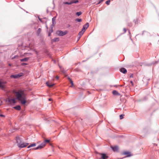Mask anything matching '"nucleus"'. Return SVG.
<instances>
[{"label": "nucleus", "mask_w": 159, "mask_h": 159, "mask_svg": "<svg viewBox=\"0 0 159 159\" xmlns=\"http://www.w3.org/2000/svg\"><path fill=\"white\" fill-rule=\"evenodd\" d=\"M13 93L16 94V98L13 99L7 98V102H9L10 104H15L16 103V99L18 100L20 102L22 105L25 104L26 102V95L24 92L22 90H19L17 91L15 90L13 91Z\"/></svg>", "instance_id": "f257e3e1"}, {"label": "nucleus", "mask_w": 159, "mask_h": 159, "mask_svg": "<svg viewBox=\"0 0 159 159\" xmlns=\"http://www.w3.org/2000/svg\"><path fill=\"white\" fill-rule=\"evenodd\" d=\"M67 31L66 30L63 31L61 30H59L57 31L56 34L57 35L59 36H63L66 34H67Z\"/></svg>", "instance_id": "f03ea898"}, {"label": "nucleus", "mask_w": 159, "mask_h": 159, "mask_svg": "<svg viewBox=\"0 0 159 159\" xmlns=\"http://www.w3.org/2000/svg\"><path fill=\"white\" fill-rule=\"evenodd\" d=\"M23 75V73H20L17 74L12 75L10 76V77L11 78H13L14 79H17L20 77L22 76Z\"/></svg>", "instance_id": "7ed1b4c3"}, {"label": "nucleus", "mask_w": 159, "mask_h": 159, "mask_svg": "<svg viewBox=\"0 0 159 159\" xmlns=\"http://www.w3.org/2000/svg\"><path fill=\"white\" fill-rule=\"evenodd\" d=\"M79 2L78 0H73L70 2H65L63 3L64 4L71 5L73 3H76Z\"/></svg>", "instance_id": "20e7f679"}, {"label": "nucleus", "mask_w": 159, "mask_h": 159, "mask_svg": "<svg viewBox=\"0 0 159 159\" xmlns=\"http://www.w3.org/2000/svg\"><path fill=\"white\" fill-rule=\"evenodd\" d=\"M98 153L101 156V157L99 159H107L108 158V157L105 153Z\"/></svg>", "instance_id": "39448f33"}, {"label": "nucleus", "mask_w": 159, "mask_h": 159, "mask_svg": "<svg viewBox=\"0 0 159 159\" xmlns=\"http://www.w3.org/2000/svg\"><path fill=\"white\" fill-rule=\"evenodd\" d=\"M29 144L28 143H24L23 142L21 144L18 145V147L20 148H23L26 147Z\"/></svg>", "instance_id": "423d86ee"}, {"label": "nucleus", "mask_w": 159, "mask_h": 159, "mask_svg": "<svg viewBox=\"0 0 159 159\" xmlns=\"http://www.w3.org/2000/svg\"><path fill=\"white\" fill-rule=\"evenodd\" d=\"M45 146V143H42L40 144L35 148H34V150L40 149L43 148Z\"/></svg>", "instance_id": "0eeeda50"}, {"label": "nucleus", "mask_w": 159, "mask_h": 159, "mask_svg": "<svg viewBox=\"0 0 159 159\" xmlns=\"http://www.w3.org/2000/svg\"><path fill=\"white\" fill-rule=\"evenodd\" d=\"M123 155H126V156L125 157H129L132 156V155L131 154L130 152H129L125 151L123 152Z\"/></svg>", "instance_id": "6e6552de"}, {"label": "nucleus", "mask_w": 159, "mask_h": 159, "mask_svg": "<svg viewBox=\"0 0 159 159\" xmlns=\"http://www.w3.org/2000/svg\"><path fill=\"white\" fill-rule=\"evenodd\" d=\"M16 142L17 143L18 146L19 144H21L22 142H23L21 139L20 137L17 136L16 137Z\"/></svg>", "instance_id": "1a4fd4ad"}, {"label": "nucleus", "mask_w": 159, "mask_h": 159, "mask_svg": "<svg viewBox=\"0 0 159 159\" xmlns=\"http://www.w3.org/2000/svg\"><path fill=\"white\" fill-rule=\"evenodd\" d=\"M89 24L88 23H86L83 26L82 30L84 31L85 32L86 30L89 27Z\"/></svg>", "instance_id": "9d476101"}, {"label": "nucleus", "mask_w": 159, "mask_h": 159, "mask_svg": "<svg viewBox=\"0 0 159 159\" xmlns=\"http://www.w3.org/2000/svg\"><path fill=\"white\" fill-rule=\"evenodd\" d=\"M111 148L114 152H117L118 150V147L117 146H111Z\"/></svg>", "instance_id": "9b49d317"}, {"label": "nucleus", "mask_w": 159, "mask_h": 159, "mask_svg": "<svg viewBox=\"0 0 159 159\" xmlns=\"http://www.w3.org/2000/svg\"><path fill=\"white\" fill-rule=\"evenodd\" d=\"M120 71L123 74H126L127 73V70L124 67L121 68L120 69Z\"/></svg>", "instance_id": "f8f14e48"}, {"label": "nucleus", "mask_w": 159, "mask_h": 159, "mask_svg": "<svg viewBox=\"0 0 159 159\" xmlns=\"http://www.w3.org/2000/svg\"><path fill=\"white\" fill-rule=\"evenodd\" d=\"M30 59V57H26L23 59H20V61L21 62L26 61H28Z\"/></svg>", "instance_id": "ddd939ff"}, {"label": "nucleus", "mask_w": 159, "mask_h": 159, "mask_svg": "<svg viewBox=\"0 0 159 159\" xmlns=\"http://www.w3.org/2000/svg\"><path fill=\"white\" fill-rule=\"evenodd\" d=\"M13 108L17 110H20L21 108L20 106L19 105H18L14 107Z\"/></svg>", "instance_id": "4468645a"}, {"label": "nucleus", "mask_w": 159, "mask_h": 159, "mask_svg": "<svg viewBox=\"0 0 159 159\" xmlns=\"http://www.w3.org/2000/svg\"><path fill=\"white\" fill-rule=\"evenodd\" d=\"M41 29L40 28H39L38 29V30H37L36 31V34L38 36H39L41 31Z\"/></svg>", "instance_id": "2eb2a0df"}, {"label": "nucleus", "mask_w": 159, "mask_h": 159, "mask_svg": "<svg viewBox=\"0 0 159 159\" xmlns=\"http://www.w3.org/2000/svg\"><path fill=\"white\" fill-rule=\"evenodd\" d=\"M112 93L114 95H120V94L118 93V92L116 90L113 91Z\"/></svg>", "instance_id": "dca6fc26"}, {"label": "nucleus", "mask_w": 159, "mask_h": 159, "mask_svg": "<svg viewBox=\"0 0 159 159\" xmlns=\"http://www.w3.org/2000/svg\"><path fill=\"white\" fill-rule=\"evenodd\" d=\"M56 18V17H54L53 18H52V24L53 25V26L56 24V22H55Z\"/></svg>", "instance_id": "f3484780"}, {"label": "nucleus", "mask_w": 159, "mask_h": 159, "mask_svg": "<svg viewBox=\"0 0 159 159\" xmlns=\"http://www.w3.org/2000/svg\"><path fill=\"white\" fill-rule=\"evenodd\" d=\"M46 84L49 87H51L54 85V84H50L48 82H47L46 83Z\"/></svg>", "instance_id": "a211bd4d"}, {"label": "nucleus", "mask_w": 159, "mask_h": 159, "mask_svg": "<svg viewBox=\"0 0 159 159\" xmlns=\"http://www.w3.org/2000/svg\"><path fill=\"white\" fill-rule=\"evenodd\" d=\"M84 31L82 30L79 32L78 35L81 36L82 35L84 34Z\"/></svg>", "instance_id": "6ab92c4d"}, {"label": "nucleus", "mask_w": 159, "mask_h": 159, "mask_svg": "<svg viewBox=\"0 0 159 159\" xmlns=\"http://www.w3.org/2000/svg\"><path fill=\"white\" fill-rule=\"evenodd\" d=\"M36 146V143H34L32 144H31L30 145H29L28 147V148H29L31 147H34Z\"/></svg>", "instance_id": "aec40b11"}, {"label": "nucleus", "mask_w": 159, "mask_h": 159, "mask_svg": "<svg viewBox=\"0 0 159 159\" xmlns=\"http://www.w3.org/2000/svg\"><path fill=\"white\" fill-rule=\"evenodd\" d=\"M59 40V39L58 38H55L53 39L52 40L54 42H56L58 41Z\"/></svg>", "instance_id": "412c9836"}, {"label": "nucleus", "mask_w": 159, "mask_h": 159, "mask_svg": "<svg viewBox=\"0 0 159 159\" xmlns=\"http://www.w3.org/2000/svg\"><path fill=\"white\" fill-rule=\"evenodd\" d=\"M138 19L136 18L134 20V23L135 24H138Z\"/></svg>", "instance_id": "4be33fe9"}, {"label": "nucleus", "mask_w": 159, "mask_h": 159, "mask_svg": "<svg viewBox=\"0 0 159 159\" xmlns=\"http://www.w3.org/2000/svg\"><path fill=\"white\" fill-rule=\"evenodd\" d=\"M75 20L77 22H80L82 21V19H81L77 18L75 19Z\"/></svg>", "instance_id": "5701e85b"}, {"label": "nucleus", "mask_w": 159, "mask_h": 159, "mask_svg": "<svg viewBox=\"0 0 159 159\" xmlns=\"http://www.w3.org/2000/svg\"><path fill=\"white\" fill-rule=\"evenodd\" d=\"M82 14V12L81 11L78 12L76 13V14L77 16H79Z\"/></svg>", "instance_id": "b1692460"}, {"label": "nucleus", "mask_w": 159, "mask_h": 159, "mask_svg": "<svg viewBox=\"0 0 159 159\" xmlns=\"http://www.w3.org/2000/svg\"><path fill=\"white\" fill-rule=\"evenodd\" d=\"M50 142V140L48 139H45V140L44 142H43V143H45V146L46 145V143H48Z\"/></svg>", "instance_id": "393cba45"}, {"label": "nucleus", "mask_w": 159, "mask_h": 159, "mask_svg": "<svg viewBox=\"0 0 159 159\" xmlns=\"http://www.w3.org/2000/svg\"><path fill=\"white\" fill-rule=\"evenodd\" d=\"M2 84V82L0 80V87L3 88H4V86Z\"/></svg>", "instance_id": "a878e982"}, {"label": "nucleus", "mask_w": 159, "mask_h": 159, "mask_svg": "<svg viewBox=\"0 0 159 159\" xmlns=\"http://www.w3.org/2000/svg\"><path fill=\"white\" fill-rule=\"evenodd\" d=\"M111 2L110 0H108L106 1L105 3L106 4H107V5H109L110 4V3Z\"/></svg>", "instance_id": "bb28decb"}, {"label": "nucleus", "mask_w": 159, "mask_h": 159, "mask_svg": "<svg viewBox=\"0 0 159 159\" xmlns=\"http://www.w3.org/2000/svg\"><path fill=\"white\" fill-rule=\"evenodd\" d=\"M124 115L123 114H121L120 116V119H122L124 118Z\"/></svg>", "instance_id": "cd10ccee"}, {"label": "nucleus", "mask_w": 159, "mask_h": 159, "mask_svg": "<svg viewBox=\"0 0 159 159\" xmlns=\"http://www.w3.org/2000/svg\"><path fill=\"white\" fill-rule=\"evenodd\" d=\"M53 32V30H52V26L51 27H50V29L49 30V32H50L51 33H52Z\"/></svg>", "instance_id": "c85d7f7f"}, {"label": "nucleus", "mask_w": 159, "mask_h": 159, "mask_svg": "<svg viewBox=\"0 0 159 159\" xmlns=\"http://www.w3.org/2000/svg\"><path fill=\"white\" fill-rule=\"evenodd\" d=\"M18 57V56L17 55H16L15 56H14L13 57H12V59H14L17 58Z\"/></svg>", "instance_id": "c756f323"}, {"label": "nucleus", "mask_w": 159, "mask_h": 159, "mask_svg": "<svg viewBox=\"0 0 159 159\" xmlns=\"http://www.w3.org/2000/svg\"><path fill=\"white\" fill-rule=\"evenodd\" d=\"M104 0H99L98 2L96 4L97 5H98L101 2L103 1Z\"/></svg>", "instance_id": "7c9ffc66"}, {"label": "nucleus", "mask_w": 159, "mask_h": 159, "mask_svg": "<svg viewBox=\"0 0 159 159\" xmlns=\"http://www.w3.org/2000/svg\"><path fill=\"white\" fill-rule=\"evenodd\" d=\"M66 76L67 77V78L69 80V81L71 80V79H70V78L69 76Z\"/></svg>", "instance_id": "2f4dec72"}, {"label": "nucleus", "mask_w": 159, "mask_h": 159, "mask_svg": "<svg viewBox=\"0 0 159 159\" xmlns=\"http://www.w3.org/2000/svg\"><path fill=\"white\" fill-rule=\"evenodd\" d=\"M28 64L25 63H22L21 64V66H24V65H27Z\"/></svg>", "instance_id": "473e14b6"}, {"label": "nucleus", "mask_w": 159, "mask_h": 159, "mask_svg": "<svg viewBox=\"0 0 159 159\" xmlns=\"http://www.w3.org/2000/svg\"><path fill=\"white\" fill-rule=\"evenodd\" d=\"M81 37V36H79V35H78V40H77V41H78L80 39V38Z\"/></svg>", "instance_id": "72a5a7b5"}, {"label": "nucleus", "mask_w": 159, "mask_h": 159, "mask_svg": "<svg viewBox=\"0 0 159 159\" xmlns=\"http://www.w3.org/2000/svg\"><path fill=\"white\" fill-rule=\"evenodd\" d=\"M70 83L71 84V85H73L74 84H73V82L72 81V80L71 81H70Z\"/></svg>", "instance_id": "f704fd0d"}, {"label": "nucleus", "mask_w": 159, "mask_h": 159, "mask_svg": "<svg viewBox=\"0 0 159 159\" xmlns=\"http://www.w3.org/2000/svg\"><path fill=\"white\" fill-rule=\"evenodd\" d=\"M158 62V61H155L154 63H152L151 64V65H152V64H157V63Z\"/></svg>", "instance_id": "c9c22d12"}, {"label": "nucleus", "mask_w": 159, "mask_h": 159, "mask_svg": "<svg viewBox=\"0 0 159 159\" xmlns=\"http://www.w3.org/2000/svg\"><path fill=\"white\" fill-rule=\"evenodd\" d=\"M130 78H133V74H131L129 76Z\"/></svg>", "instance_id": "e433bc0d"}, {"label": "nucleus", "mask_w": 159, "mask_h": 159, "mask_svg": "<svg viewBox=\"0 0 159 159\" xmlns=\"http://www.w3.org/2000/svg\"><path fill=\"white\" fill-rule=\"evenodd\" d=\"M123 31H124V33H125L126 32V30L125 28H123Z\"/></svg>", "instance_id": "4c0bfd02"}, {"label": "nucleus", "mask_w": 159, "mask_h": 159, "mask_svg": "<svg viewBox=\"0 0 159 159\" xmlns=\"http://www.w3.org/2000/svg\"><path fill=\"white\" fill-rule=\"evenodd\" d=\"M130 83H131V84L132 85V86H133V85H134V84H133V81H130Z\"/></svg>", "instance_id": "58836bf2"}, {"label": "nucleus", "mask_w": 159, "mask_h": 159, "mask_svg": "<svg viewBox=\"0 0 159 159\" xmlns=\"http://www.w3.org/2000/svg\"><path fill=\"white\" fill-rule=\"evenodd\" d=\"M38 19L39 21H40L41 22H42V19L40 18L39 17H38Z\"/></svg>", "instance_id": "ea45409f"}, {"label": "nucleus", "mask_w": 159, "mask_h": 159, "mask_svg": "<svg viewBox=\"0 0 159 159\" xmlns=\"http://www.w3.org/2000/svg\"><path fill=\"white\" fill-rule=\"evenodd\" d=\"M51 33H51V32H49L48 34V36H50L51 35Z\"/></svg>", "instance_id": "a19ab883"}, {"label": "nucleus", "mask_w": 159, "mask_h": 159, "mask_svg": "<svg viewBox=\"0 0 159 159\" xmlns=\"http://www.w3.org/2000/svg\"><path fill=\"white\" fill-rule=\"evenodd\" d=\"M129 38H130V39L132 41V39H131V35H130V36H129Z\"/></svg>", "instance_id": "79ce46f5"}, {"label": "nucleus", "mask_w": 159, "mask_h": 159, "mask_svg": "<svg viewBox=\"0 0 159 159\" xmlns=\"http://www.w3.org/2000/svg\"><path fill=\"white\" fill-rule=\"evenodd\" d=\"M0 116L1 117H4L5 116L2 114H0Z\"/></svg>", "instance_id": "37998d69"}, {"label": "nucleus", "mask_w": 159, "mask_h": 159, "mask_svg": "<svg viewBox=\"0 0 159 159\" xmlns=\"http://www.w3.org/2000/svg\"><path fill=\"white\" fill-rule=\"evenodd\" d=\"M146 32V31H144H144H143V33H142V35H143V34H144V32Z\"/></svg>", "instance_id": "c03bdc74"}, {"label": "nucleus", "mask_w": 159, "mask_h": 159, "mask_svg": "<svg viewBox=\"0 0 159 159\" xmlns=\"http://www.w3.org/2000/svg\"><path fill=\"white\" fill-rule=\"evenodd\" d=\"M128 32H129V36H130V35H131V33H130V31L129 30Z\"/></svg>", "instance_id": "a18cd8bd"}, {"label": "nucleus", "mask_w": 159, "mask_h": 159, "mask_svg": "<svg viewBox=\"0 0 159 159\" xmlns=\"http://www.w3.org/2000/svg\"><path fill=\"white\" fill-rule=\"evenodd\" d=\"M120 86L121 87H123L124 86V85L122 84V85H120Z\"/></svg>", "instance_id": "49530a36"}, {"label": "nucleus", "mask_w": 159, "mask_h": 159, "mask_svg": "<svg viewBox=\"0 0 159 159\" xmlns=\"http://www.w3.org/2000/svg\"><path fill=\"white\" fill-rule=\"evenodd\" d=\"M62 72L63 73H65V71L63 70L62 71Z\"/></svg>", "instance_id": "de8ad7c7"}, {"label": "nucleus", "mask_w": 159, "mask_h": 159, "mask_svg": "<svg viewBox=\"0 0 159 159\" xmlns=\"http://www.w3.org/2000/svg\"><path fill=\"white\" fill-rule=\"evenodd\" d=\"M56 79H59V77H58V76H57L56 77Z\"/></svg>", "instance_id": "09e8293b"}, {"label": "nucleus", "mask_w": 159, "mask_h": 159, "mask_svg": "<svg viewBox=\"0 0 159 159\" xmlns=\"http://www.w3.org/2000/svg\"><path fill=\"white\" fill-rule=\"evenodd\" d=\"M27 54H28V55H30V54H31V53H27Z\"/></svg>", "instance_id": "8fccbe9b"}, {"label": "nucleus", "mask_w": 159, "mask_h": 159, "mask_svg": "<svg viewBox=\"0 0 159 159\" xmlns=\"http://www.w3.org/2000/svg\"><path fill=\"white\" fill-rule=\"evenodd\" d=\"M8 65H9V66H11V64H9Z\"/></svg>", "instance_id": "3c124183"}, {"label": "nucleus", "mask_w": 159, "mask_h": 159, "mask_svg": "<svg viewBox=\"0 0 159 159\" xmlns=\"http://www.w3.org/2000/svg\"><path fill=\"white\" fill-rule=\"evenodd\" d=\"M70 25H68V27H70Z\"/></svg>", "instance_id": "603ef678"}, {"label": "nucleus", "mask_w": 159, "mask_h": 159, "mask_svg": "<svg viewBox=\"0 0 159 159\" xmlns=\"http://www.w3.org/2000/svg\"><path fill=\"white\" fill-rule=\"evenodd\" d=\"M51 100H52V99H51V98H49V101H51Z\"/></svg>", "instance_id": "864d4df0"}, {"label": "nucleus", "mask_w": 159, "mask_h": 159, "mask_svg": "<svg viewBox=\"0 0 159 159\" xmlns=\"http://www.w3.org/2000/svg\"><path fill=\"white\" fill-rule=\"evenodd\" d=\"M139 35V34H137V35H136V36L137 35Z\"/></svg>", "instance_id": "5fc2aeb1"}, {"label": "nucleus", "mask_w": 159, "mask_h": 159, "mask_svg": "<svg viewBox=\"0 0 159 159\" xmlns=\"http://www.w3.org/2000/svg\"><path fill=\"white\" fill-rule=\"evenodd\" d=\"M2 105V103H0V106Z\"/></svg>", "instance_id": "6e6d98bb"}, {"label": "nucleus", "mask_w": 159, "mask_h": 159, "mask_svg": "<svg viewBox=\"0 0 159 159\" xmlns=\"http://www.w3.org/2000/svg\"><path fill=\"white\" fill-rule=\"evenodd\" d=\"M124 84H125V83H124Z\"/></svg>", "instance_id": "4d7b16f0"}]
</instances>
